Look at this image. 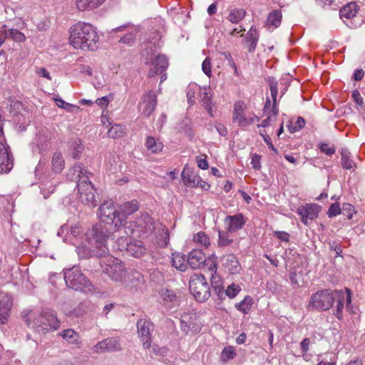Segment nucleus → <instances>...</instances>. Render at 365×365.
<instances>
[{
    "instance_id": "nucleus-1",
    "label": "nucleus",
    "mask_w": 365,
    "mask_h": 365,
    "mask_svg": "<svg viewBox=\"0 0 365 365\" xmlns=\"http://www.w3.org/2000/svg\"><path fill=\"white\" fill-rule=\"evenodd\" d=\"M140 207L139 202L137 200L125 202L116 207L112 202H105L101 204L98 216L103 222L110 225V229L113 231H118L122 227H125V232L127 235H133L135 229L133 228L132 222L128 225V219L129 216L138 210Z\"/></svg>"
},
{
    "instance_id": "nucleus-2",
    "label": "nucleus",
    "mask_w": 365,
    "mask_h": 365,
    "mask_svg": "<svg viewBox=\"0 0 365 365\" xmlns=\"http://www.w3.org/2000/svg\"><path fill=\"white\" fill-rule=\"evenodd\" d=\"M69 44L75 49L93 51L98 47L99 36L96 30L89 23L79 21L69 29Z\"/></svg>"
},
{
    "instance_id": "nucleus-3",
    "label": "nucleus",
    "mask_w": 365,
    "mask_h": 365,
    "mask_svg": "<svg viewBox=\"0 0 365 365\" xmlns=\"http://www.w3.org/2000/svg\"><path fill=\"white\" fill-rule=\"evenodd\" d=\"M91 245H95L96 250H91L86 245L76 247L77 252L79 257L83 258H88L93 256L103 258L108 252L106 246V240L108 237L107 232L103 230L102 224L95 225L91 230Z\"/></svg>"
},
{
    "instance_id": "nucleus-4",
    "label": "nucleus",
    "mask_w": 365,
    "mask_h": 365,
    "mask_svg": "<svg viewBox=\"0 0 365 365\" xmlns=\"http://www.w3.org/2000/svg\"><path fill=\"white\" fill-rule=\"evenodd\" d=\"M73 171L76 178H79L77 187L80 200L85 205L96 207L98 204L95 195L96 189L91 182L88 180V174H91L83 168L81 164H75Z\"/></svg>"
},
{
    "instance_id": "nucleus-5",
    "label": "nucleus",
    "mask_w": 365,
    "mask_h": 365,
    "mask_svg": "<svg viewBox=\"0 0 365 365\" xmlns=\"http://www.w3.org/2000/svg\"><path fill=\"white\" fill-rule=\"evenodd\" d=\"M100 263L103 272L112 280L123 282L125 279L127 272L120 259L109 255L108 253L106 257H103Z\"/></svg>"
},
{
    "instance_id": "nucleus-6",
    "label": "nucleus",
    "mask_w": 365,
    "mask_h": 365,
    "mask_svg": "<svg viewBox=\"0 0 365 365\" xmlns=\"http://www.w3.org/2000/svg\"><path fill=\"white\" fill-rule=\"evenodd\" d=\"M28 324H32L33 327L38 332L56 330L59 327V321L51 310H44L38 317L31 315Z\"/></svg>"
},
{
    "instance_id": "nucleus-7",
    "label": "nucleus",
    "mask_w": 365,
    "mask_h": 365,
    "mask_svg": "<svg viewBox=\"0 0 365 365\" xmlns=\"http://www.w3.org/2000/svg\"><path fill=\"white\" fill-rule=\"evenodd\" d=\"M336 289H322L313 294L308 303V309L324 312L332 307Z\"/></svg>"
},
{
    "instance_id": "nucleus-8",
    "label": "nucleus",
    "mask_w": 365,
    "mask_h": 365,
    "mask_svg": "<svg viewBox=\"0 0 365 365\" xmlns=\"http://www.w3.org/2000/svg\"><path fill=\"white\" fill-rule=\"evenodd\" d=\"M258 117L252 112H247V106L244 101L235 103L232 110V122L240 128H246L258 121Z\"/></svg>"
},
{
    "instance_id": "nucleus-9",
    "label": "nucleus",
    "mask_w": 365,
    "mask_h": 365,
    "mask_svg": "<svg viewBox=\"0 0 365 365\" xmlns=\"http://www.w3.org/2000/svg\"><path fill=\"white\" fill-rule=\"evenodd\" d=\"M189 289L190 293L199 302H205L210 297V286L202 274H195L191 277Z\"/></svg>"
},
{
    "instance_id": "nucleus-10",
    "label": "nucleus",
    "mask_w": 365,
    "mask_h": 365,
    "mask_svg": "<svg viewBox=\"0 0 365 365\" xmlns=\"http://www.w3.org/2000/svg\"><path fill=\"white\" fill-rule=\"evenodd\" d=\"M145 63L150 66L148 76L153 77L157 74H162L161 82L167 78L166 73H163L168 67V60L165 55H155L148 53Z\"/></svg>"
},
{
    "instance_id": "nucleus-11",
    "label": "nucleus",
    "mask_w": 365,
    "mask_h": 365,
    "mask_svg": "<svg viewBox=\"0 0 365 365\" xmlns=\"http://www.w3.org/2000/svg\"><path fill=\"white\" fill-rule=\"evenodd\" d=\"M64 279L67 286L75 290H83L90 285V281L81 273L78 267L66 270Z\"/></svg>"
},
{
    "instance_id": "nucleus-12",
    "label": "nucleus",
    "mask_w": 365,
    "mask_h": 365,
    "mask_svg": "<svg viewBox=\"0 0 365 365\" xmlns=\"http://www.w3.org/2000/svg\"><path fill=\"white\" fill-rule=\"evenodd\" d=\"M202 327V323L196 313H183L181 315L180 328L185 334H197Z\"/></svg>"
},
{
    "instance_id": "nucleus-13",
    "label": "nucleus",
    "mask_w": 365,
    "mask_h": 365,
    "mask_svg": "<svg viewBox=\"0 0 365 365\" xmlns=\"http://www.w3.org/2000/svg\"><path fill=\"white\" fill-rule=\"evenodd\" d=\"M133 227L138 229L139 237H144L152 234L155 230L154 222L147 213H142L135 221L132 222ZM134 229V227H133Z\"/></svg>"
},
{
    "instance_id": "nucleus-14",
    "label": "nucleus",
    "mask_w": 365,
    "mask_h": 365,
    "mask_svg": "<svg viewBox=\"0 0 365 365\" xmlns=\"http://www.w3.org/2000/svg\"><path fill=\"white\" fill-rule=\"evenodd\" d=\"M334 301L336 302V306L334 311V314L338 319H341L345 302L347 306L351 302V290L348 288H346L344 291L342 289H336L334 295Z\"/></svg>"
},
{
    "instance_id": "nucleus-15",
    "label": "nucleus",
    "mask_w": 365,
    "mask_h": 365,
    "mask_svg": "<svg viewBox=\"0 0 365 365\" xmlns=\"http://www.w3.org/2000/svg\"><path fill=\"white\" fill-rule=\"evenodd\" d=\"M137 328L139 336L143 342V346L147 349L151 346L150 333L153 330V324L145 319H140L137 322Z\"/></svg>"
},
{
    "instance_id": "nucleus-16",
    "label": "nucleus",
    "mask_w": 365,
    "mask_h": 365,
    "mask_svg": "<svg viewBox=\"0 0 365 365\" xmlns=\"http://www.w3.org/2000/svg\"><path fill=\"white\" fill-rule=\"evenodd\" d=\"M320 208V206L317 204H306L299 206L297 210V213L300 216L301 221L307 225L309 220L312 221L317 217Z\"/></svg>"
},
{
    "instance_id": "nucleus-17",
    "label": "nucleus",
    "mask_w": 365,
    "mask_h": 365,
    "mask_svg": "<svg viewBox=\"0 0 365 365\" xmlns=\"http://www.w3.org/2000/svg\"><path fill=\"white\" fill-rule=\"evenodd\" d=\"M156 104L157 97L153 93L150 92L144 95L139 106L142 114L150 116L155 109Z\"/></svg>"
},
{
    "instance_id": "nucleus-18",
    "label": "nucleus",
    "mask_w": 365,
    "mask_h": 365,
    "mask_svg": "<svg viewBox=\"0 0 365 365\" xmlns=\"http://www.w3.org/2000/svg\"><path fill=\"white\" fill-rule=\"evenodd\" d=\"M120 349V344L117 338H107L98 342L93 348L95 352L115 351Z\"/></svg>"
},
{
    "instance_id": "nucleus-19",
    "label": "nucleus",
    "mask_w": 365,
    "mask_h": 365,
    "mask_svg": "<svg viewBox=\"0 0 365 365\" xmlns=\"http://www.w3.org/2000/svg\"><path fill=\"white\" fill-rule=\"evenodd\" d=\"M53 134L48 129H42L38 132L36 138V145L40 153L46 151L51 145Z\"/></svg>"
},
{
    "instance_id": "nucleus-20",
    "label": "nucleus",
    "mask_w": 365,
    "mask_h": 365,
    "mask_svg": "<svg viewBox=\"0 0 365 365\" xmlns=\"http://www.w3.org/2000/svg\"><path fill=\"white\" fill-rule=\"evenodd\" d=\"M11 304V298L9 295L0 294V322L3 324H6L8 320Z\"/></svg>"
},
{
    "instance_id": "nucleus-21",
    "label": "nucleus",
    "mask_w": 365,
    "mask_h": 365,
    "mask_svg": "<svg viewBox=\"0 0 365 365\" xmlns=\"http://www.w3.org/2000/svg\"><path fill=\"white\" fill-rule=\"evenodd\" d=\"M187 262L192 269H198L205 262V254L200 249H194L189 252Z\"/></svg>"
},
{
    "instance_id": "nucleus-22",
    "label": "nucleus",
    "mask_w": 365,
    "mask_h": 365,
    "mask_svg": "<svg viewBox=\"0 0 365 365\" xmlns=\"http://www.w3.org/2000/svg\"><path fill=\"white\" fill-rule=\"evenodd\" d=\"M225 222L227 226V230L235 232L242 228L245 224V220L242 214L239 213L232 216H227Z\"/></svg>"
},
{
    "instance_id": "nucleus-23",
    "label": "nucleus",
    "mask_w": 365,
    "mask_h": 365,
    "mask_svg": "<svg viewBox=\"0 0 365 365\" xmlns=\"http://www.w3.org/2000/svg\"><path fill=\"white\" fill-rule=\"evenodd\" d=\"M126 29H128L127 33L120 38L119 42L128 46H131L135 42L138 34L137 29L135 26L125 25L121 26L115 29L114 31L115 32L122 31Z\"/></svg>"
},
{
    "instance_id": "nucleus-24",
    "label": "nucleus",
    "mask_w": 365,
    "mask_h": 365,
    "mask_svg": "<svg viewBox=\"0 0 365 365\" xmlns=\"http://www.w3.org/2000/svg\"><path fill=\"white\" fill-rule=\"evenodd\" d=\"M125 246L123 245L122 248H125L127 252L135 257H140L145 252L143 243L140 240H133L128 242L125 239Z\"/></svg>"
},
{
    "instance_id": "nucleus-25",
    "label": "nucleus",
    "mask_w": 365,
    "mask_h": 365,
    "mask_svg": "<svg viewBox=\"0 0 365 365\" xmlns=\"http://www.w3.org/2000/svg\"><path fill=\"white\" fill-rule=\"evenodd\" d=\"M222 265L230 274H235L240 270V265L234 255H227L222 258Z\"/></svg>"
},
{
    "instance_id": "nucleus-26",
    "label": "nucleus",
    "mask_w": 365,
    "mask_h": 365,
    "mask_svg": "<svg viewBox=\"0 0 365 365\" xmlns=\"http://www.w3.org/2000/svg\"><path fill=\"white\" fill-rule=\"evenodd\" d=\"M51 168L54 173L59 174L65 168V159L60 150L53 153L51 158Z\"/></svg>"
},
{
    "instance_id": "nucleus-27",
    "label": "nucleus",
    "mask_w": 365,
    "mask_h": 365,
    "mask_svg": "<svg viewBox=\"0 0 365 365\" xmlns=\"http://www.w3.org/2000/svg\"><path fill=\"white\" fill-rule=\"evenodd\" d=\"M182 182L185 185L192 187H196L199 181V175L195 174L192 170L188 168V165H185L181 173Z\"/></svg>"
},
{
    "instance_id": "nucleus-28",
    "label": "nucleus",
    "mask_w": 365,
    "mask_h": 365,
    "mask_svg": "<svg viewBox=\"0 0 365 365\" xmlns=\"http://www.w3.org/2000/svg\"><path fill=\"white\" fill-rule=\"evenodd\" d=\"M69 344L79 346L81 341L78 333L72 329H65L58 334Z\"/></svg>"
},
{
    "instance_id": "nucleus-29",
    "label": "nucleus",
    "mask_w": 365,
    "mask_h": 365,
    "mask_svg": "<svg viewBox=\"0 0 365 365\" xmlns=\"http://www.w3.org/2000/svg\"><path fill=\"white\" fill-rule=\"evenodd\" d=\"M171 264L178 270L185 272L187 268L188 262L185 255L175 252L172 254Z\"/></svg>"
},
{
    "instance_id": "nucleus-30",
    "label": "nucleus",
    "mask_w": 365,
    "mask_h": 365,
    "mask_svg": "<svg viewBox=\"0 0 365 365\" xmlns=\"http://www.w3.org/2000/svg\"><path fill=\"white\" fill-rule=\"evenodd\" d=\"M359 6L356 2H349L344 5L339 11L340 17L351 19L356 16Z\"/></svg>"
},
{
    "instance_id": "nucleus-31",
    "label": "nucleus",
    "mask_w": 365,
    "mask_h": 365,
    "mask_svg": "<svg viewBox=\"0 0 365 365\" xmlns=\"http://www.w3.org/2000/svg\"><path fill=\"white\" fill-rule=\"evenodd\" d=\"M259 39V34L255 26H252L245 35V41L249 51H254Z\"/></svg>"
},
{
    "instance_id": "nucleus-32",
    "label": "nucleus",
    "mask_w": 365,
    "mask_h": 365,
    "mask_svg": "<svg viewBox=\"0 0 365 365\" xmlns=\"http://www.w3.org/2000/svg\"><path fill=\"white\" fill-rule=\"evenodd\" d=\"M106 0H78L76 7L80 11H86L96 9L101 6Z\"/></svg>"
},
{
    "instance_id": "nucleus-33",
    "label": "nucleus",
    "mask_w": 365,
    "mask_h": 365,
    "mask_svg": "<svg viewBox=\"0 0 365 365\" xmlns=\"http://www.w3.org/2000/svg\"><path fill=\"white\" fill-rule=\"evenodd\" d=\"M253 303V298L250 295H247L241 302L236 303L235 307L241 313L247 314L250 312Z\"/></svg>"
},
{
    "instance_id": "nucleus-34",
    "label": "nucleus",
    "mask_w": 365,
    "mask_h": 365,
    "mask_svg": "<svg viewBox=\"0 0 365 365\" xmlns=\"http://www.w3.org/2000/svg\"><path fill=\"white\" fill-rule=\"evenodd\" d=\"M192 242L199 247L208 248L211 244L210 237L204 232H198L192 237Z\"/></svg>"
},
{
    "instance_id": "nucleus-35",
    "label": "nucleus",
    "mask_w": 365,
    "mask_h": 365,
    "mask_svg": "<svg viewBox=\"0 0 365 365\" xmlns=\"http://www.w3.org/2000/svg\"><path fill=\"white\" fill-rule=\"evenodd\" d=\"M70 233L73 237L76 238L78 237L83 239V237H85L86 241L92 243L91 242L92 238L91 235H89L88 232H84V230L80 224H76L71 226L70 229Z\"/></svg>"
},
{
    "instance_id": "nucleus-36",
    "label": "nucleus",
    "mask_w": 365,
    "mask_h": 365,
    "mask_svg": "<svg viewBox=\"0 0 365 365\" xmlns=\"http://www.w3.org/2000/svg\"><path fill=\"white\" fill-rule=\"evenodd\" d=\"M148 150L153 153L160 152L163 148V143L158 138L148 137L145 143Z\"/></svg>"
},
{
    "instance_id": "nucleus-37",
    "label": "nucleus",
    "mask_w": 365,
    "mask_h": 365,
    "mask_svg": "<svg viewBox=\"0 0 365 365\" xmlns=\"http://www.w3.org/2000/svg\"><path fill=\"white\" fill-rule=\"evenodd\" d=\"M282 14L279 10H274L269 13L267 19V25L268 26H272L273 29H276L281 24Z\"/></svg>"
},
{
    "instance_id": "nucleus-38",
    "label": "nucleus",
    "mask_w": 365,
    "mask_h": 365,
    "mask_svg": "<svg viewBox=\"0 0 365 365\" xmlns=\"http://www.w3.org/2000/svg\"><path fill=\"white\" fill-rule=\"evenodd\" d=\"M70 154L76 159L80 158V154L83 150L82 141L80 139H74L69 143Z\"/></svg>"
},
{
    "instance_id": "nucleus-39",
    "label": "nucleus",
    "mask_w": 365,
    "mask_h": 365,
    "mask_svg": "<svg viewBox=\"0 0 365 365\" xmlns=\"http://www.w3.org/2000/svg\"><path fill=\"white\" fill-rule=\"evenodd\" d=\"M159 294L160 303L168 307H170V303L173 302L176 299L174 292L168 289H162Z\"/></svg>"
},
{
    "instance_id": "nucleus-40",
    "label": "nucleus",
    "mask_w": 365,
    "mask_h": 365,
    "mask_svg": "<svg viewBox=\"0 0 365 365\" xmlns=\"http://www.w3.org/2000/svg\"><path fill=\"white\" fill-rule=\"evenodd\" d=\"M246 12L242 9H233L230 11L227 17V20L232 24H238L245 16Z\"/></svg>"
},
{
    "instance_id": "nucleus-41",
    "label": "nucleus",
    "mask_w": 365,
    "mask_h": 365,
    "mask_svg": "<svg viewBox=\"0 0 365 365\" xmlns=\"http://www.w3.org/2000/svg\"><path fill=\"white\" fill-rule=\"evenodd\" d=\"M202 267H206L210 272V275L213 273H216L217 269V263L215 254L213 253L207 258H205V262H203Z\"/></svg>"
},
{
    "instance_id": "nucleus-42",
    "label": "nucleus",
    "mask_w": 365,
    "mask_h": 365,
    "mask_svg": "<svg viewBox=\"0 0 365 365\" xmlns=\"http://www.w3.org/2000/svg\"><path fill=\"white\" fill-rule=\"evenodd\" d=\"M125 134V128L119 124H114L108 131L109 137L113 138H120Z\"/></svg>"
},
{
    "instance_id": "nucleus-43",
    "label": "nucleus",
    "mask_w": 365,
    "mask_h": 365,
    "mask_svg": "<svg viewBox=\"0 0 365 365\" xmlns=\"http://www.w3.org/2000/svg\"><path fill=\"white\" fill-rule=\"evenodd\" d=\"M200 87L196 83H190L187 88V102L192 106L195 102V93H199Z\"/></svg>"
},
{
    "instance_id": "nucleus-44",
    "label": "nucleus",
    "mask_w": 365,
    "mask_h": 365,
    "mask_svg": "<svg viewBox=\"0 0 365 365\" xmlns=\"http://www.w3.org/2000/svg\"><path fill=\"white\" fill-rule=\"evenodd\" d=\"M6 36L7 38H11L16 42L22 43L26 41V36L24 34L21 33L17 29H7L6 28Z\"/></svg>"
},
{
    "instance_id": "nucleus-45",
    "label": "nucleus",
    "mask_w": 365,
    "mask_h": 365,
    "mask_svg": "<svg viewBox=\"0 0 365 365\" xmlns=\"http://www.w3.org/2000/svg\"><path fill=\"white\" fill-rule=\"evenodd\" d=\"M341 165L344 169L350 170L355 167L354 162L351 159V153L346 150L341 151Z\"/></svg>"
},
{
    "instance_id": "nucleus-46",
    "label": "nucleus",
    "mask_w": 365,
    "mask_h": 365,
    "mask_svg": "<svg viewBox=\"0 0 365 365\" xmlns=\"http://www.w3.org/2000/svg\"><path fill=\"white\" fill-rule=\"evenodd\" d=\"M278 113V109L274 106H272V108L267 113V117L264 119L262 123L258 125V127H267L270 125L271 122L274 120Z\"/></svg>"
},
{
    "instance_id": "nucleus-47",
    "label": "nucleus",
    "mask_w": 365,
    "mask_h": 365,
    "mask_svg": "<svg viewBox=\"0 0 365 365\" xmlns=\"http://www.w3.org/2000/svg\"><path fill=\"white\" fill-rule=\"evenodd\" d=\"M305 125V120L302 117H297L296 119H292L288 126L291 133H295L302 129Z\"/></svg>"
},
{
    "instance_id": "nucleus-48",
    "label": "nucleus",
    "mask_w": 365,
    "mask_h": 365,
    "mask_svg": "<svg viewBox=\"0 0 365 365\" xmlns=\"http://www.w3.org/2000/svg\"><path fill=\"white\" fill-rule=\"evenodd\" d=\"M241 287L235 283H232L228 285L225 289L226 297L230 299L235 298L237 294L241 292Z\"/></svg>"
},
{
    "instance_id": "nucleus-49",
    "label": "nucleus",
    "mask_w": 365,
    "mask_h": 365,
    "mask_svg": "<svg viewBox=\"0 0 365 365\" xmlns=\"http://www.w3.org/2000/svg\"><path fill=\"white\" fill-rule=\"evenodd\" d=\"M199 94L201 98V101L203 102V103L207 106H210L211 103V98H212V93L210 92V90L209 88H200V90L199 91Z\"/></svg>"
},
{
    "instance_id": "nucleus-50",
    "label": "nucleus",
    "mask_w": 365,
    "mask_h": 365,
    "mask_svg": "<svg viewBox=\"0 0 365 365\" xmlns=\"http://www.w3.org/2000/svg\"><path fill=\"white\" fill-rule=\"evenodd\" d=\"M236 352L234 347L231 346H226L223 349L221 354V359L223 361H227L230 359H232L235 357Z\"/></svg>"
},
{
    "instance_id": "nucleus-51",
    "label": "nucleus",
    "mask_w": 365,
    "mask_h": 365,
    "mask_svg": "<svg viewBox=\"0 0 365 365\" xmlns=\"http://www.w3.org/2000/svg\"><path fill=\"white\" fill-rule=\"evenodd\" d=\"M218 236H219L218 244L220 246H222V247L228 246L232 242V240L230 239L228 237L227 234L226 232H224L222 231H219Z\"/></svg>"
},
{
    "instance_id": "nucleus-52",
    "label": "nucleus",
    "mask_w": 365,
    "mask_h": 365,
    "mask_svg": "<svg viewBox=\"0 0 365 365\" xmlns=\"http://www.w3.org/2000/svg\"><path fill=\"white\" fill-rule=\"evenodd\" d=\"M170 240V235L168 229H163V233L159 236L158 243L161 247H166Z\"/></svg>"
},
{
    "instance_id": "nucleus-53",
    "label": "nucleus",
    "mask_w": 365,
    "mask_h": 365,
    "mask_svg": "<svg viewBox=\"0 0 365 365\" xmlns=\"http://www.w3.org/2000/svg\"><path fill=\"white\" fill-rule=\"evenodd\" d=\"M212 66L210 62V58L207 57L202 63V70L203 73L208 76L209 78L212 76Z\"/></svg>"
},
{
    "instance_id": "nucleus-54",
    "label": "nucleus",
    "mask_w": 365,
    "mask_h": 365,
    "mask_svg": "<svg viewBox=\"0 0 365 365\" xmlns=\"http://www.w3.org/2000/svg\"><path fill=\"white\" fill-rule=\"evenodd\" d=\"M341 213V207L339 203L336 202L330 205L327 214L329 217H334Z\"/></svg>"
},
{
    "instance_id": "nucleus-55",
    "label": "nucleus",
    "mask_w": 365,
    "mask_h": 365,
    "mask_svg": "<svg viewBox=\"0 0 365 365\" xmlns=\"http://www.w3.org/2000/svg\"><path fill=\"white\" fill-rule=\"evenodd\" d=\"M211 284L212 288L217 287H223V282L221 277L216 273H213L210 277Z\"/></svg>"
},
{
    "instance_id": "nucleus-56",
    "label": "nucleus",
    "mask_w": 365,
    "mask_h": 365,
    "mask_svg": "<svg viewBox=\"0 0 365 365\" xmlns=\"http://www.w3.org/2000/svg\"><path fill=\"white\" fill-rule=\"evenodd\" d=\"M54 100L57 106L63 108L67 111H72V108L75 107L73 105L65 102L61 98H56Z\"/></svg>"
},
{
    "instance_id": "nucleus-57",
    "label": "nucleus",
    "mask_w": 365,
    "mask_h": 365,
    "mask_svg": "<svg viewBox=\"0 0 365 365\" xmlns=\"http://www.w3.org/2000/svg\"><path fill=\"white\" fill-rule=\"evenodd\" d=\"M150 347H152L153 352L158 356H164L167 355L168 351V349L166 347H160L156 344H153Z\"/></svg>"
},
{
    "instance_id": "nucleus-58",
    "label": "nucleus",
    "mask_w": 365,
    "mask_h": 365,
    "mask_svg": "<svg viewBox=\"0 0 365 365\" xmlns=\"http://www.w3.org/2000/svg\"><path fill=\"white\" fill-rule=\"evenodd\" d=\"M261 157L258 154H252L251 157V165L255 170H259L261 168L260 164Z\"/></svg>"
},
{
    "instance_id": "nucleus-59",
    "label": "nucleus",
    "mask_w": 365,
    "mask_h": 365,
    "mask_svg": "<svg viewBox=\"0 0 365 365\" xmlns=\"http://www.w3.org/2000/svg\"><path fill=\"white\" fill-rule=\"evenodd\" d=\"M260 135L262 136L264 141L267 145L268 148L273 150L274 153H277V150L274 148L272 143L271 138L267 135L265 131L261 132Z\"/></svg>"
},
{
    "instance_id": "nucleus-60",
    "label": "nucleus",
    "mask_w": 365,
    "mask_h": 365,
    "mask_svg": "<svg viewBox=\"0 0 365 365\" xmlns=\"http://www.w3.org/2000/svg\"><path fill=\"white\" fill-rule=\"evenodd\" d=\"M274 236L283 242H289V234L284 231H275Z\"/></svg>"
},
{
    "instance_id": "nucleus-61",
    "label": "nucleus",
    "mask_w": 365,
    "mask_h": 365,
    "mask_svg": "<svg viewBox=\"0 0 365 365\" xmlns=\"http://www.w3.org/2000/svg\"><path fill=\"white\" fill-rule=\"evenodd\" d=\"M270 92L273 99V106L277 107V96L278 93L277 84V83H272L270 84Z\"/></svg>"
},
{
    "instance_id": "nucleus-62",
    "label": "nucleus",
    "mask_w": 365,
    "mask_h": 365,
    "mask_svg": "<svg viewBox=\"0 0 365 365\" xmlns=\"http://www.w3.org/2000/svg\"><path fill=\"white\" fill-rule=\"evenodd\" d=\"M212 289L215 294L217 295L218 299L222 301L225 299L226 294L225 290L224 289V287H217Z\"/></svg>"
},
{
    "instance_id": "nucleus-63",
    "label": "nucleus",
    "mask_w": 365,
    "mask_h": 365,
    "mask_svg": "<svg viewBox=\"0 0 365 365\" xmlns=\"http://www.w3.org/2000/svg\"><path fill=\"white\" fill-rule=\"evenodd\" d=\"M320 150L328 155H331L335 153V148L334 147L329 146L327 143H322L320 145Z\"/></svg>"
},
{
    "instance_id": "nucleus-64",
    "label": "nucleus",
    "mask_w": 365,
    "mask_h": 365,
    "mask_svg": "<svg viewBox=\"0 0 365 365\" xmlns=\"http://www.w3.org/2000/svg\"><path fill=\"white\" fill-rule=\"evenodd\" d=\"M196 161L199 168L202 170H206L208 168V163L206 160V156H204V158L197 157Z\"/></svg>"
}]
</instances>
